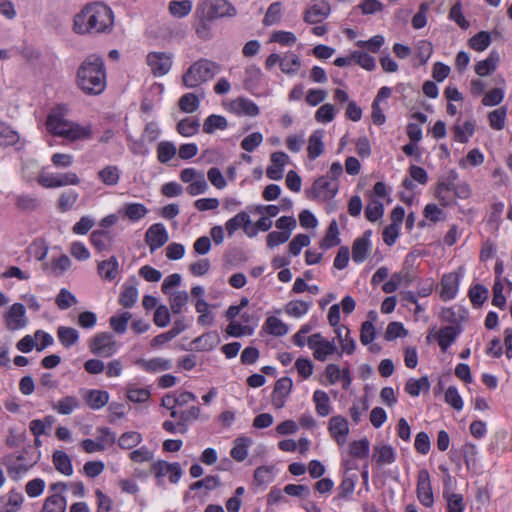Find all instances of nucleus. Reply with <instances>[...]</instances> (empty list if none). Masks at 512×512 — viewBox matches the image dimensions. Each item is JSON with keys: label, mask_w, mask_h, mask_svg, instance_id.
Returning <instances> with one entry per match:
<instances>
[{"label": "nucleus", "mask_w": 512, "mask_h": 512, "mask_svg": "<svg viewBox=\"0 0 512 512\" xmlns=\"http://www.w3.org/2000/svg\"><path fill=\"white\" fill-rule=\"evenodd\" d=\"M113 24V11L100 2L86 4L74 17V31L78 34L109 33Z\"/></svg>", "instance_id": "f257e3e1"}, {"label": "nucleus", "mask_w": 512, "mask_h": 512, "mask_svg": "<svg viewBox=\"0 0 512 512\" xmlns=\"http://www.w3.org/2000/svg\"><path fill=\"white\" fill-rule=\"evenodd\" d=\"M77 84L87 93L98 95L106 87V72L102 57L89 55L79 66L77 71Z\"/></svg>", "instance_id": "f03ea898"}, {"label": "nucleus", "mask_w": 512, "mask_h": 512, "mask_svg": "<svg viewBox=\"0 0 512 512\" xmlns=\"http://www.w3.org/2000/svg\"><path fill=\"white\" fill-rule=\"evenodd\" d=\"M47 130L55 135L74 141L78 139L89 138L91 130L78 124L69 122L65 119V107L57 106L47 117Z\"/></svg>", "instance_id": "7ed1b4c3"}, {"label": "nucleus", "mask_w": 512, "mask_h": 512, "mask_svg": "<svg viewBox=\"0 0 512 512\" xmlns=\"http://www.w3.org/2000/svg\"><path fill=\"white\" fill-rule=\"evenodd\" d=\"M221 71L217 62L208 58H199L192 62L181 77V82L187 89H196L211 81Z\"/></svg>", "instance_id": "20e7f679"}, {"label": "nucleus", "mask_w": 512, "mask_h": 512, "mask_svg": "<svg viewBox=\"0 0 512 512\" xmlns=\"http://www.w3.org/2000/svg\"><path fill=\"white\" fill-rule=\"evenodd\" d=\"M197 8L203 12L204 17L213 21L236 15V9L227 0H204L197 5Z\"/></svg>", "instance_id": "39448f33"}, {"label": "nucleus", "mask_w": 512, "mask_h": 512, "mask_svg": "<svg viewBox=\"0 0 512 512\" xmlns=\"http://www.w3.org/2000/svg\"><path fill=\"white\" fill-rule=\"evenodd\" d=\"M90 351L94 355L109 357L116 351V342L113 335L108 332L96 334L90 341Z\"/></svg>", "instance_id": "423d86ee"}, {"label": "nucleus", "mask_w": 512, "mask_h": 512, "mask_svg": "<svg viewBox=\"0 0 512 512\" xmlns=\"http://www.w3.org/2000/svg\"><path fill=\"white\" fill-rule=\"evenodd\" d=\"M146 61L152 74L156 77L166 75L172 67V55L166 52H150Z\"/></svg>", "instance_id": "0eeeda50"}, {"label": "nucleus", "mask_w": 512, "mask_h": 512, "mask_svg": "<svg viewBox=\"0 0 512 512\" xmlns=\"http://www.w3.org/2000/svg\"><path fill=\"white\" fill-rule=\"evenodd\" d=\"M168 240V232L162 223L151 225L145 233V242L151 253L164 246Z\"/></svg>", "instance_id": "6e6552de"}, {"label": "nucleus", "mask_w": 512, "mask_h": 512, "mask_svg": "<svg viewBox=\"0 0 512 512\" xmlns=\"http://www.w3.org/2000/svg\"><path fill=\"white\" fill-rule=\"evenodd\" d=\"M338 192V183L330 181L328 177L321 176L317 178L311 190L308 192L309 197L319 198L323 197L324 199L333 198Z\"/></svg>", "instance_id": "1a4fd4ad"}, {"label": "nucleus", "mask_w": 512, "mask_h": 512, "mask_svg": "<svg viewBox=\"0 0 512 512\" xmlns=\"http://www.w3.org/2000/svg\"><path fill=\"white\" fill-rule=\"evenodd\" d=\"M417 497L419 501L426 507H431L434 503V497L431 487L430 474L426 469H422L418 473L417 480Z\"/></svg>", "instance_id": "9d476101"}, {"label": "nucleus", "mask_w": 512, "mask_h": 512, "mask_svg": "<svg viewBox=\"0 0 512 512\" xmlns=\"http://www.w3.org/2000/svg\"><path fill=\"white\" fill-rule=\"evenodd\" d=\"M6 327L10 331L24 328L27 325L25 307L21 303L13 304L5 314Z\"/></svg>", "instance_id": "9b49d317"}, {"label": "nucleus", "mask_w": 512, "mask_h": 512, "mask_svg": "<svg viewBox=\"0 0 512 512\" xmlns=\"http://www.w3.org/2000/svg\"><path fill=\"white\" fill-rule=\"evenodd\" d=\"M288 155L284 152H273L270 156L271 165L267 167L266 175L271 180H280L283 177V168L288 162Z\"/></svg>", "instance_id": "f8f14e48"}, {"label": "nucleus", "mask_w": 512, "mask_h": 512, "mask_svg": "<svg viewBox=\"0 0 512 512\" xmlns=\"http://www.w3.org/2000/svg\"><path fill=\"white\" fill-rule=\"evenodd\" d=\"M372 232L367 230L364 232L363 236L357 238L352 246V259L356 263L364 262L368 255L370 249V237Z\"/></svg>", "instance_id": "ddd939ff"}, {"label": "nucleus", "mask_w": 512, "mask_h": 512, "mask_svg": "<svg viewBox=\"0 0 512 512\" xmlns=\"http://www.w3.org/2000/svg\"><path fill=\"white\" fill-rule=\"evenodd\" d=\"M212 22V19L204 17L203 12L196 8L194 30L199 39L207 41L212 38Z\"/></svg>", "instance_id": "4468645a"}, {"label": "nucleus", "mask_w": 512, "mask_h": 512, "mask_svg": "<svg viewBox=\"0 0 512 512\" xmlns=\"http://www.w3.org/2000/svg\"><path fill=\"white\" fill-rule=\"evenodd\" d=\"M459 287V275L456 273H450L444 275L441 280V291L440 297L444 301L453 299L458 291Z\"/></svg>", "instance_id": "2eb2a0df"}, {"label": "nucleus", "mask_w": 512, "mask_h": 512, "mask_svg": "<svg viewBox=\"0 0 512 512\" xmlns=\"http://www.w3.org/2000/svg\"><path fill=\"white\" fill-rule=\"evenodd\" d=\"M467 318V309L460 305H455L449 308H443L441 311L442 321L454 324L453 326L460 325V323L466 321Z\"/></svg>", "instance_id": "dca6fc26"}, {"label": "nucleus", "mask_w": 512, "mask_h": 512, "mask_svg": "<svg viewBox=\"0 0 512 512\" xmlns=\"http://www.w3.org/2000/svg\"><path fill=\"white\" fill-rule=\"evenodd\" d=\"M329 431L339 444H342L349 433L347 420L342 416H333L329 421Z\"/></svg>", "instance_id": "f3484780"}, {"label": "nucleus", "mask_w": 512, "mask_h": 512, "mask_svg": "<svg viewBox=\"0 0 512 512\" xmlns=\"http://www.w3.org/2000/svg\"><path fill=\"white\" fill-rule=\"evenodd\" d=\"M462 328L460 325L457 326H445L440 329L437 334L438 344L442 351H446L450 345H452L458 335L461 333Z\"/></svg>", "instance_id": "a211bd4d"}, {"label": "nucleus", "mask_w": 512, "mask_h": 512, "mask_svg": "<svg viewBox=\"0 0 512 512\" xmlns=\"http://www.w3.org/2000/svg\"><path fill=\"white\" fill-rule=\"evenodd\" d=\"M220 341L221 339L218 332L210 331L195 338L192 341V344H194L196 349L199 351H209L215 348L220 343Z\"/></svg>", "instance_id": "6ab92c4d"}, {"label": "nucleus", "mask_w": 512, "mask_h": 512, "mask_svg": "<svg viewBox=\"0 0 512 512\" xmlns=\"http://www.w3.org/2000/svg\"><path fill=\"white\" fill-rule=\"evenodd\" d=\"M84 400L91 409L98 410L108 403L109 394L106 391L92 389L86 391Z\"/></svg>", "instance_id": "aec40b11"}, {"label": "nucleus", "mask_w": 512, "mask_h": 512, "mask_svg": "<svg viewBox=\"0 0 512 512\" xmlns=\"http://www.w3.org/2000/svg\"><path fill=\"white\" fill-rule=\"evenodd\" d=\"M53 464L55 469L65 476H71L73 474L72 461L69 455L62 451L56 450L53 453Z\"/></svg>", "instance_id": "412c9836"}, {"label": "nucleus", "mask_w": 512, "mask_h": 512, "mask_svg": "<svg viewBox=\"0 0 512 512\" xmlns=\"http://www.w3.org/2000/svg\"><path fill=\"white\" fill-rule=\"evenodd\" d=\"M136 364L141 366L147 372L166 371L171 369L172 363L168 359L153 358V359H138Z\"/></svg>", "instance_id": "4be33fe9"}, {"label": "nucleus", "mask_w": 512, "mask_h": 512, "mask_svg": "<svg viewBox=\"0 0 512 512\" xmlns=\"http://www.w3.org/2000/svg\"><path fill=\"white\" fill-rule=\"evenodd\" d=\"M329 12L330 7L327 3L313 5L305 11L304 21L309 24L319 23Z\"/></svg>", "instance_id": "5701e85b"}, {"label": "nucleus", "mask_w": 512, "mask_h": 512, "mask_svg": "<svg viewBox=\"0 0 512 512\" xmlns=\"http://www.w3.org/2000/svg\"><path fill=\"white\" fill-rule=\"evenodd\" d=\"M357 480V474L346 471L343 475L340 485L337 488V497L339 499H347L353 493Z\"/></svg>", "instance_id": "b1692460"}, {"label": "nucleus", "mask_w": 512, "mask_h": 512, "mask_svg": "<svg viewBox=\"0 0 512 512\" xmlns=\"http://www.w3.org/2000/svg\"><path fill=\"white\" fill-rule=\"evenodd\" d=\"M124 217L132 222L141 220L148 213V209L142 203H127L120 210Z\"/></svg>", "instance_id": "393cba45"}, {"label": "nucleus", "mask_w": 512, "mask_h": 512, "mask_svg": "<svg viewBox=\"0 0 512 512\" xmlns=\"http://www.w3.org/2000/svg\"><path fill=\"white\" fill-rule=\"evenodd\" d=\"M252 440L248 437H238L235 439L234 446L231 449L230 455L237 462H242L248 455V447L251 445Z\"/></svg>", "instance_id": "a878e982"}, {"label": "nucleus", "mask_w": 512, "mask_h": 512, "mask_svg": "<svg viewBox=\"0 0 512 512\" xmlns=\"http://www.w3.org/2000/svg\"><path fill=\"white\" fill-rule=\"evenodd\" d=\"M323 133L321 131H315L309 137L308 141V158L311 160L319 157L324 151V143H323Z\"/></svg>", "instance_id": "bb28decb"}, {"label": "nucleus", "mask_w": 512, "mask_h": 512, "mask_svg": "<svg viewBox=\"0 0 512 512\" xmlns=\"http://www.w3.org/2000/svg\"><path fill=\"white\" fill-rule=\"evenodd\" d=\"M250 224L251 220L249 215L246 212H240L226 222L225 229L228 232V235L231 236L240 227H243V229L247 231Z\"/></svg>", "instance_id": "cd10ccee"}, {"label": "nucleus", "mask_w": 512, "mask_h": 512, "mask_svg": "<svg viewBox=\"0 0 512 512\" xmlns=\"http://www.w3.org/2000/svg\"><path fill=\"white\" fill-rule=\"evenodd\" d=\"M339 228L336 220H332L329 224L325 237L320 242V247L327 250L340 244Z\"/></svg>", "instance_id": "c85d7f7f"}, {"label": "nucleus", "mask_w": 512, "mask_h": 512, "mask_svg": "<svg viewBox=\"0 0 512 512\" xmlns=\"http://www.w3.org/2000/svg\"><path fill=\"white\" fill-rule=\"evenodd\" d=\"M98 272L106 280H114L118 275V261L115 256L98 264Z\"/></svg>", "instance_id": "c756f323"}, {"label": "nucleus", "mask_w": 512, "mask_h": 512, "mask_svg": "<svg viewBox=\"0 0 512 512\" xmlns=\"http://www.w3.org/2000/svg\"><path fill=\"white\" fill-rule=\"evenodd\" d=\"M66 498L60 494H53L46 498L40 512H65Z\"/></svg>", "instance_id": "7c9ffc66"}, {"label": "nucleus", "mask_w": 512, "mask_h": 512, "mask_svg": "<svg viewBox=\"0 0 512 512\" xmlns=\"http://www.w3.org/2000/svg\"><path fill=\"white\" fill-rule=\"evenodd\" d=\"M499 62V56L496 52H491L490 55L483 61H479L475 65V72L479 76H486L492 73Z\"/></svg>", "instance_id": "2f4dec72"}, {"label": "nucleus", "mask_w": 512, "mask_h": 512, "mask_svg": "<svg viewBox=\"0 0 512 512\" xmlns=\"http://www.w3.org/2000/svg\"><path fill=\"white\" fill-rule=\"evenodd\" d=\"M228 127V121L225 117L217 114L208 116L203 123V131L206 134H212L215 130H224Z\"/></svg>", "instance_id": "473e14b6"}, {"label": "nucleus", "mask_w": 512, "mask_h": 512, "mask_svg": "<svg viewBox=\"0 0 512 512\" xmlns=\"http://www.w3.org/2000/svg\"><path fill=\"white\" fill-rule=\"evenodd\" d=\"M233 109L247 116H257L259 114L258 106L251 100L245 98H238L232 103Z\"/></svg>", "instance_id": "72a5a7b5"}, {"label": "nucleus", "mask_w": 512, "mask_h": 512, "mask_svg": "<svg viewBox=\"0 0 512 512\" xmlns=\"http://www.w3.org/2000/svg\"><path fill=\"white\" fill-rule=\"evenodd\" d=\"M57 335L61 344L66 348L76 344L79 339L78 331L72 327L60 326Z\"/></svg>", "instance_id": "f704fd0d"}, {"label": "nucleus", "mask_w": 512, "mask_h": 512, "mask_svg": "<svg viewBox=\"0 0 512 512\" xmlns=\"http://www.w3.org/2000/svg\"><path fill=\"white\" fill-rule=\"evenodd\" d=\"M313 400L316 404V411L319 416L325 417L330 414V399L326 392L316 390L313 395Z\"/></svg>", "instance_id": "c9c22d12"}, {"label": "nucleus", "mask_w": 512, "mask_h": 512, "mask_svg": "<svg viewBox=\"0 0 512 512\" xmlns=\"http://www.w3.org/2000/svg\"><path fill=\"white\" fill-rule=\"evenodd\" d=\"M189 301V294L188 292L181 290V291H175L172 294H170L169 297V303L171 311L174 314H180L183 311L184 306Z\"/></svg>", "instance_id": "e433bc0d"}, {"label": "nucleus", "mask_w": 512, "mask_h": 512, "mask_svg": "<svg viewBox=\"0 0 512 512\" xmlns=\"http://www.w3.org/2000/svg\"><path fill=\"white\" fill-rule=\"evenodd\" d=\"M264 329L274 336H283L289 330L288 326L275 316H270L266 319Z\"/></svg>", "instance_id": "4c0bfd02"}, {"label": "nucleus", "mask_w": 512, "mask_h": 512, "mask_svg": "<svg viewBox=\"0 0 512 512\" xmlns=\"http://www.w3.org/2000/svg\"><path fill=\"white\" fill-rule=\"evenodd\" d=\"M301 66L300 58L293 53L285 55L281 58L280 68L281 71L288 75L296 74Z\"/></svg>", "instance_id": "58836bf2"}, {"label": "nucleus", "mask_w": 512, "mask_h": 512, "mask_svg": "<svg viewBox=\"0 0 512 512\" xmlns=\"http://www.w3.org/2000/svg\"><path fill=\"white\" fill-rule=\"evenodd\" d=\"M132 314L130 312H122L119 315H113L109 319L111 329L117 334L125 333L128 322L131 320Z\"/></svg>", "instance_id": "ea45409f"}, {"label": "nucleus", "mask_w": 512, "mask_h": 512, "mask_svg": "<svg viewBox=\"0 0 512 512\" xmlns=\"http://www.w3.org/2000/svg\"><path fill=\"white\" fill-rule=\"evenodd\" d=\"M374 458L380 466L391 464L395 461L394 449L390 445L376 446Z\"/></svg>", "instance_id": "a19ab883"}, {"label": "nucleus", "mask_w": 512, "mask_h": 512, "mask_svg": "<svg viewBox=\"0 0 512 512\" xmlns=\"http://www.w3.org/2000/svg\"><path fill=\"white\" fill-rule=\"evenodd\" d=\"M430 387V382L427 376H423L419 379L410 378L406 385H405V391L413 396L417 397L420 394V391L422 389L428 390Z\"/></svg>", "instance_id": "79ce46f5"}, {"label": "nucleus", "mask_w": 512, "mask_h": 512, "mask_svg": "<svg viewBox=\"0 0 512 512\" xmlns=\"http://www.w3.org/2000/svg\"><path fill=\"white\" fill-rule=\"evenodd\" d=\"M200 414L201 409L197 406H191L189 409L182 411L179 415V421L177 422L179 432L185 433L187 431V422L199 419Z\"/></svg>", "instance_id": "37998d69"}, {"label": "nucleus", "mask_w": 512, "mask_h": 512, "mask_svg": "<svg viewBox=\"0 0 512 512\" xmlns=\"http://www.w3.org/2000/svg\"><path fill=\"white\" fill-rule=\"evenodd\" d=\"M98 177L104 184L108 186H114L119 182L120 179L119 169L117 166H106L98 172Z\"/></svg>", "instance_id": "c03bdc74"}, {"label": "nucleus", "mask_w": 512, "mask_h": 512, "mask_svg": "<svg viewBox=\"0 0 512 512\" xmlns=\"http://www.w3.org/2000/svg\"><path fill=\"white\" fill-rule=\"evenodd\" d=\"M199 104V98L193 93H186L182 95L178 101L180 110L185 113H193L199 108Z\"/></svg>", "instance_id": "a18cd8bd"}, {"label": "nucleus", "mask_w": 512, "mask_h": 512, "mask_svg": "<svg viewBox=\"0 0 512 512\" xmlns=\"http://www.w3.org/2000/svg\"><path fill=\"white\" fill-rule=\"evenodd\" d=\"M80 406V401L75 396H66L59 400L54 409L62 415H69Z\"/></svg>", "instance_id": "49530a36"}, {"label": "nucleus", "mask_w": 512, "mask_h": 512, "mask_svg": "<svg viewBox=\"0 0 512 512\" xmlns=\"http://www.w3.org/2000/svg\"><path fill=\"white\" fill-rule=\"evenodd\" d=\"M192 6L191 0L171 1L169 3V11L173 16L183 18L191 12Z\"/></svg>", "instance_id": "de8ad7c7"}, {"label": "nucleus", "mask_w": 512, "mask_h": 512, "mask_svg": "<svg viewBox=\"0 0 512 512\" xmlns=\"http://www.w3.org/2000/svg\"><path fill=\"white\" fill-rule=\"evenodd\" d=\"M200 123L198 119L185 118L177 124V131L185 137H189L198 132Z\"/></svg>", "instance_id": "09e8293b"}, {"label": "nucleus", "mask_w": 512, "mask_h": 512, "mask_svg": "<svg viewBox=\"0 0 512 512\" xmlns=\"http://www.w3.org/2000/svg\"><path fill=\"white\" fill-rule=\"evenodd\" d=\"M138 299V290L135 286H127L120 293L119 304L124 308H132Z\"/></svg>", "instance_id": "8fccbe9b"}, {"label": "nucleus", "mask_w": 512, "mask_h": 512, "mask_svg": "<svg viewBox=\"0 0 512 512\" xmlns=\"http://www.w3.org/2000/svg\"><path fill=\"white\" fill-rule=\"evenodd\" d=\"M475 125L471 121H466L463 125L454 126L455 139L461 143L468 142L469 137L474 134Z\"/></svg>", "instance_id": "3c124183"}, {"label": "nucleus", "mask_w": 512, "mask_h": 512, "mask_svg": "<svg viewBox=\"0 0 512 512\" xmlns=\"http://www.w3.org/2000/svg\"><path fill=\"white\" fill-rule=\"evenodd\" d=\"M282 16V7L280 2H274L269 7L263 19L265 26H271L280 22Z\"/></svg>", "instance_id": "603ef678"}, {"label": "nucleus", "mask_w": 512, "mask_h": 512, "mask_svg": "<svg viewBox=\"0 0 512 512\" xmlns=\"http://www.w3.org/2000/svg\"><path fill=\"white\" fill-rule=\"evenodd\" d=\"M158 152V160L161 163H167L169 160H171L176 152V146L172 142L163 141L160 142L157 148Z\"/></svg>", "instance_id": "864d4df0"}, {"label": "nucleus", "mask_w": 512, "mask_h": 512, "mask_svg": "<svg viewBox=\"0 0 512 512\" xmlns=\"http://www.w3.org/2000/svg\"><path fill=\"white\" fill-rule=\"evenodd\" d=\"M491 43L490 34L486 31H480L475 34L470 40L469 45L476 51L485 50Z\"/></svg>", "instance_id": "5fc2aeb1"}, {"label": "nucleus", "mask_w": 512, "mask_h": 512, "mask_svg": "<svg viewBox=\"0 0 512 512\" xmlns=\"http://www.w3.org/2000/svg\"><path fill=\"white\" fill-rule=\"evenodd\" d=\"M142 441V436L140 433L136 431H130L123 433L119 440L118 445L122 449H131L137 446Z\"/></svg>", "instance_id": "6e6d98bb"}, {"label": "nucleus", "mask_w": 512, "mask_h": 512, "mask_svg": "<svg viewBox=\"0 0 512 512\" xmlns=\"http://www.w3.org/2000/svg\"><path fill=\"white\" fill-rule=\"evenodd\" d=\"M311 303L305 301H290L285 308L287 314L294 317H301L306 314L310 308Z\"/></svg>", "instance_id": "4d7b16f0"}, {"label": "nucleus", "mask_w": 512, "mask_h": 512, "mask_svg": "<svg viewBox=\"0 0 512 512\" xmlns=\"http://www.w3.org/2000/svg\"><path fill=\"white\" fill-rule=\"evenodd\" d=\"M469 297L475 307H480L488 297V290L482 285H474L469 290Z\"/></svg>", "instance_id": "13d9d810"}, {"label": "nucleus", "mask_w": 512, "mask_h": 512, "mask_svg": "<svg viewBox=\"0 0 512 512\" xmlns=\"http://www.w3.org/2000/svg\"><path fill=\"white\" fill-rule=\"evenodd\" d=\"M369 453V440L363 438L350 443V454L356 458H366Z\"/></svg>", "instance_id": "bf43d9fd"}, {"label": "nucleus", "mask_w": 512, "mask_h": 512, "mask_svg": "<svg viewBox=\"0 0 512 512\" xmlns=\"http://www.w3.org/2000/svg\"><path fill=\"white\" fill-rule=\"evenodd\" d=\"M447 500L448 512H463L465 504L461 494L444 492Z\"/></svg>", "instance_id": "052dcab7"}, {"label": "nucleus", "mask_w": 512, "mask_h": 512, "mask_svg": "<svg viewBox=\"0 0 512 512\" xmlns=\"http://www.w3.org/2000/svg\"><path fill=\"white\" fill-rule=\"evenodd\" d=\"M352 58H354V62L368 71H371L376 67L374 57L365 52L354 51L352 52Z\"/></svg>", "instance_id": "680f3d73"}, {"label": "nucleus", "mask_w": 512, "mask_h": 512, "mask_svg": "<svg viewBox=\"0 0 512 512\" xmlns=\"http://www.w3.org/2000/svg\"><path fill=\"white\" fill-rule=\"evenodd\" d=\"M335 118V108L332 104L322 105L315 113V119L319 123H329Z\"/></svg>", "instance_id": "e2e57ef3"}, {"label": "nucleus", "mask_w": 512, "mask_h": 512, "mask_svg": "<svg viewBox=\"0 0 512 512\" xmlns=\"http://www.w3.org/2000/svg\"><path fill=\"white\" fill-rule=\"evenodd\" d=\"M262 73L261 70L256 66H249L245 71V78H244V84L245 87L248 89L255 88L260 79H261Z\"/></svg>", "instance_id": "0e129e2a"}, {"label": "nucleus", "mask_w": 512, "mask_h": 512, "mask_svg": "<svg viewBox=\"0 0 512 512\" xmlns=\"http://www.w3.org/2000/svg\"><path fill=\"white\" fill-rule=\"evenodd\" d=\"M384 207L383 204L379 201L372 200L365 209L366 218L375 222L383 216Z\"/></svg>", "instance_id": "69168bd1"}, {"label": "nucleus", "mask_w": 512, "mask_h": 512, "mask_svg": "<svg viewBox=\"0 0 512 512\" xmlns=\"http://www.w3.org/2000/svg\"><path fill=\"white\" fill-rule=\"evenodd\" d=\"M78 199V194L74 191L64 192L58 200V209L61 212L69 211Z\"/></svg>", "instance_id": "338daca9"}, {"label": "nucleus", "mask_w": 512, "mask_h": 512, "mask_svg": "<svg viewBox=\"0 0 512 512\" xmlns=\"http://www.w3.org/2000/svg\"><path fill=\"white\" fill-rule=\"evenodd\" d=\"M76 303L75 296L65 288L61 289L56 297V304L62 310H66Z\"/></svg>", "instance_id": "774afa93"}]
</instances>
